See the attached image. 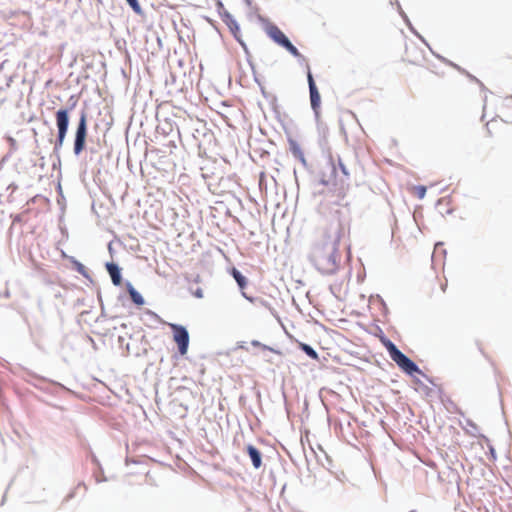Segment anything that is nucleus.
<instances>
[{
    "instance_id": "f8f14e48",
    "label": "nucleus",
    "mask_w": 512,
    "mask_h": 512,
    "mask_svg": "<svg viewBox=\"0 0 512 512\" xmlns=\"http://www.w3.org/2000/svg\"><path fill=\"white\" fill-rule=\"evenodd\" d=\"M232 276L241 289H244L246 287L247 279L237 269H235V268L232 269Z\"/></svg>"
},
{
    "instance_id": "423d86ee",
    "label": "nucleus",
    "mask_w": 512,
    "mask_h": 512,
    "mask_svg": "<svg viewBox=\"0 0 512 512\" xmlns=\"http://www.w3.org/2000/svg\"><path fill=\"white\" fill-rule=\"evenodd\" d=\"M307 80L309 84L311 107L314 110V112L318 114L321 104V97L309 67L307 71Z\"/></svg>"
},
{
    "instance_id": "a211bd4d",
    "label": "nucleus",
    "mask_w": 512,
    "mask_h": 512,
    "mask_svg": "<svg viewBox=\"0 0 512 512\" xmlns=\"http://www.w3.org/2000/svg\"><path fill=\"white\" fill-rule=\"evenodd\" d=\"M283 47L286 48L293 56L301 57L298 49L290 41H288Z\"/></svg>"
},
{
    "instance_id": "1a4fd4ad",
    "label": "nucleus",
    "mask_w": 512,
    "mask_h": 512,
    "mask_svg": "<svg viewBox=\"0 0 512 512\" xmlns=\"http://www.w3.org/2000/svg\"><path fill=\"white\" fill-rule=\"evenodd\" d=\"M106 268L109 272L113 284L119 286L121 284V274L119 267L114 263H108Z\"/></svg>"
},
{
    "instance_id": "7ed1b4c3",
    "label": "nucleus",
    "mask_w": 512,
    "mask_h": 512,
    "mask_svg": "<svg viewBox=\"0 0 512 512\" xmlns=\"http://www.w3.org/2000/svg\"><path fill=\"white\" fill-rule=\"evenodd\" d=\"M56 126L58 130L57 138L54 144V150L58 151L64 144L68 127H69V112L66 108H61L55 113Z\"/></svg>"
},
{
    "instance_id": "f257e3e1",
    "label": "nucleus",
    "mask_w": 512,
    "mask_h": 512,
    "mask_svg": "<svg viewBox=\"0 0 512 512\" xmlns=\"http://www.w3.org/2000/svg\"><path fill=\"white\" fill-rule=\"evenodd\" d=\"M341 232V228H337L333 232L323 230L311 248L309 259L322 274H333L339 268L341 254L338 246Z\"/></svg>"
},
{
    "instance_id": "ddd939ff",
    "label": "nucleus",
    "mask_w": 512,
    "mask_h": 512,
    "mask_svg": "<svg viewBox=\"0 0 512 512\" xmlns=\"http://www.w3.org/2000/svg\"><path fill=\"white\" fill-rule=\"evenodd\" d=\"M299 347L302 351H304L309 357H311L314 360H318L319 356L317 352L309 345L300 342Z\"/></svg>"
},
{
    "instance_id": "6ab92c4d",
    "label": "nucleus",
    "mask_w": 512,
    "mask_h": 512,
    "mask_svg": "<svg viewBox=\"0 0 512 512\" xmlns=\"http://www.w3.org/2000/svg\"><path fill=\"white\" fill-rule=\"evenodd\" d=\"M193 295L197 298H202L204 296V293H203V290L201 288H197L194 292H193Z\"/></svg>"
},
{
    "instance_id": "f03ea898",
    "label": "nucleus",
    "mask_w": 512,
    "mask_h": 512,
    "mask_svg": "<svg viewBox=\"0 0 512 512\" xmlns=\"http://www.w3.org/2000/svg\"><path fill=\"white\" fill-rule=\"evenodd\" d=\"M381 342L387 349L390 358L398 365V367L405 373L412 375L415 372H420L418 366L406 355H404L395 344L387 338H381Z\"/></svg>"
},
{
    "instance_id": "4468645a",
    "label": "nucleus",
    "mask_w": 512,
    "mask_h": 512,
    "mask_svg": "<svg viewBox=\"0 0 512 512\" xmlns=\"http://www.w3.org/2000/svg\"><path fill=\"white\" fill-rule=\"evenodd\" d=\"M412 193L419 199H423L426 195V187L425 186H422V185H419V186H414L413 189H412Z\"/></svg>"
},
{
    "instance_id": "2eb2a0df",
    "label": "nucleus",
    "mask_w": 512,
    "mask_h": 512,
    "mask_svg": "<svg viewBox=\"0 0 512 512\" xmlns=\"http://www.w3.org/2000/svg\"><path fill=\"white\" fill-rule=\"evenodd\" d=\"M291 151L296 158L300 159L302 162L305 161L304 154H303L301 148L297 144H295V143L292 144Z\"/></svg>"
},
{
    "instance_id": "9d476101",
    "label": "nucleus",
    "mask_w": 512,
    "mask_h": 512,
    "mask_svg": "<svg viewBox=\"0 0 512 512\" xmlns=\"http://www.w3.org/2000/svg\"><path fill=\"white\" fill-rule=\"evenodd\" d=\"M247 452L252 460V464L254 466L255 469H258L261 467L262 465V459H261V453L260 451L255 448L254 446L252 445H248L247 446Z\"/></svg>"
},
{
    "instance_id": "9b49d317",
    "label": "nucleus",
    "mask_w": 512,
    "mask_h": 512,
    "mask_svg": "<svg viewBox=\"0 0 512 512\" xmlns=\"http://www.w3.org/2000/svg\"><path fill=\"white\" fill-rule=\"evenodd\" d=\"M127 290H128V293L131 297V300L138 306H142L144 304V299L143 297L141 296V294L139 292H137L134 287L128 283L127 284Z\"/></svg>"
},
{
    "instance_id": "f3484780",
    "label": "nucleus",
    "mask_w": 512,
    "mask_h": 512,
    "mask_svg": "<svg viewBox=\"0 0 512 512\" xmlns=\"http://www.w3.org/2000/svg\"><path fill=\"white\" fill-rule=\"evenodd\" d=\"M73 265L78 273L85 277L88 276L87 269L82 263L78 262L77 260H73Z\"/></svg>"
},
{
    "instance_id": "dca6fc26",
    "label": "nucleus",
    "mask_w": 512,
    "mask_h": 512,
    "mask_svg": "<svg viewBox=\"0 0 512 512\" xmlns=\"http://www.w3.org/2000/svg\"><path fill=\"white\" fill-rule=\"evenodd\" d=\"M128 2V4L131 6V8L133 9V11L138 14V15H142L143 14V10L138 2V0H126Z\"/></svg>"
},
{
    "instance_id": "20e7f679",
    "label": "nucleus",
    "mask_w": 512,
    "mask_h": 512,
    "mask_svg": "<svg viewBox=\"0 0 512 512\" xmlns=\"http://www.w3.org/2000/svg\"><path fill=\"white\" fill-rule=\"evenodd\" d=\"M87 137V116L85 113L80 115L74 140V153L79 155L85 149Z\"/></svg>"
},
{
    "instance_id": "aec40b11",
    "label": "nucleus",
    "mask_w": 512,
    "mask_h": 512,
    "mask_svg": "<svg viewBox=\"0 0 512 512\" xmlns=\"http://www.w3.org/2000/svg\"><path fill=\"white\" fill-rule=\"evenodd\" d=\"M270 351L281 354L279 351L274 350L273 348H268Z\"/></svg>"
},
{
    "instance_id": "39448f33",
    "label": "nucleus",
    "mask_w": 512,
    "mask_h": 512,
    "mask_svg": "<svg viewBox=\"0 0 512 512\" xmlns=\"http://www.w3.org/2000/svg\"><path fill=\"white\" fill-rule=\"evenodd\" d=\"M173 331V340L178 346V351L181 355H185L189 346V333L184 326L178 324H170Z\"/></svg>"
},
{
    "instance_id": "0eeeda50",
    "label": "nucleus",
    "mask_w": 512,
    "mask_h": 512,
    "mask_svg": "<svg viewBox=\"0 0 512 512\" xmlns=\"http://www.w3.org/2000/svg\"><path fill=\"white\" fill-rule=\"evenodd\" d=\"M220 17L222 21L228 26L230 32L233 34V36L237 39L238 42L242 43V40L240 38V29L237 24V22L233 19V17L227 12L225 9L223 11H220Z\"/></svg>"
},
{
    "instance_id": "6e6552de",
    "label": "nucleus",
    "mask_w": 512,
    "mask_h": 512,
    "mask_svg": "<svg viewBox=\"0 0 512 512\" xmlns=\"http://www.w3.org/2000/svg\"><path fill=\"white\" fill-rule=\"evenodd\" d=\"M268 34L276 43L281 46H284L289 41V39L277 26H272L269 29Z\"/></svg>"
}]
</instances>
